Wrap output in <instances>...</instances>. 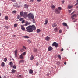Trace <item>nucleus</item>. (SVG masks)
<instances>
[{
	"label": "nucleus",
	"instance_id": "4be33fe9",
	"mask_svg": "<svg viewBox=\"0 0 78 78\" xmlns=\"http://www.w3.org/2000/svg\"><path fill=\"white\" fill-rule=\"evenodd\" d=\"M23 37H24V38H30L29 37H28V36H23Z\"/></svg>",
	"mask_w": 78,
	"mask_h": 78
},
{
	"label": "nucleus",
	"instance_id": "aec40b11",
	"mask_svg": "<svg viewBox=\"0 0 78 78\" xmlns=\"http://www.w3.org/2000/svg\"><path fill=\"white\" fill-rule=\"evenodd\" d=\"M16 70H14V69H12L11 72V73H12V74L14 73H15V72H16Z\"/></svg>",
	"mask_w": 78,
	"mask_h": 78
},
{
	"label": "nucleus",
	"instance_id": "680f3d73",
	"mask_svg": "<svg viewBox=\"0 0 78 78\" xmlns=\"http://www.w3.org/2000/svg\"><path fill=\"white\" fill-rule=\"evenodd\" d=\"M37 2H40L41 1V0H37Z\"/></svg>",
	"mask_w": 78,
	"mask_h": 78
},
{
	"label": "nucleus",
	"instance_id": "5fc2aeb1",
	"mask_svg": "<svg viewBox=\"0 0 78 78\" xmlns=\"http://www.w3.org/2000/svg\"><path fill=\"white\" fill-rule=\"evenodd\" d=\"M36 65H37V66L39 65V63L37 62L36 63Z\"/></svg>",
	"mask_w": 78,
	"mask_h": 78
},
{
	"label": "nucleus",
	"instance_id": "13d9d810",
	"mask_svg": "<svg viewBox=\"0 0 78 78\" xmlns=\"http://www.w3.org/2000/svg\"><path fill=\"white\" fill-rule=\"evenodd\" d=\"M30 24H31V23H28V22H27V24L28 25H30Z\"/></svg>",
	"mask_w": 78,
	"mask_h": 78
},
{
	"label": "nucleus",
	"instance_id": "7ed1b4c3",
	"mask_svg": "<svg viewBox=\"0 0 78 78\" xmlns=\"http://www.w3.org/2000/svg\"><path fill=\"white\" fill-rule=\"evenodd\" d=\"M52 46H54V47H56V48H57L58 46V44H57L56 42H54L52 44Z\"/></svg>",
	"mask_w": 78,
	"mask_h": 78
},
{
	"label": "nucleus",
	"instance_id": "412c9836",
	"mask_svg": "<svg viewBox=\"0 0 78 78\" xmlns=\"http://www.w3.org/2000/svg\"><path fill=\"white\" fill-rule=\"evenodd\" d=\"M9 65L11 66L12 67V66L13 65V63L12 62H10V63H9Z\"/></svg>",
	"mask_w": 78,
	"mask_h": 78
},
{
	"label": "nucleus",
	"instance_id": "ea45409f",
	"mask_svg": "<svg viewBox=\"0 0 78 78\" xmlns=\"http://www.w3.org/2000/svg\"><path fill=\"white\" fill-rule=\"evenodd\" d=\"M33 23H35L36 21H35V20H34V19H33L32 20Z\"/></svg>",
	"mask_w": 78,
	"mask_h": 78
},
{
	"label": "nucleus",
	"instance_id": "a19ab883",
	"mask_svg": "<svg viewBox=\"0 0 78 78\" xmlns=\"http://www.w3.org/2000/svg\"><path fill=\"white\" fill-rule=\"evenodd\" d=\"M25 26H27L28 25V21H27V23L24 25Z\"/></svg>",
	"mask_w": 78,
	"mask_h": 78
},
{
	"label": "nucleus",
	"instance_id": "393cba45",
	"mask_svg": "<svg viewBox=\"0 0 78 78\" xmlns=\"http://www.w3.org/2000/svg\"><path fill=\"white\" fill-rule=\"evenodd\" d=\"M73 6L72 5L70 6V5H69L68 6V8L69 9H70V8H73Z\"/></svg>",
	"mask_w": 78,
	"mask_h": 78
},
{
	"label": "nucleus",
	"instance_id": "bf43d9fd",
	"mask_svg": "<svg viewBox=\"0 0 78 78\" xmlns=\"http://www.w3.org/2000/svg\"><path fill=\"white\" fill-rule=\"evenodd\" d=\"M64 1H62V3L63 4H64Z\"/></svg>",
	"mask_w": 78,
	"mask_h": 78
},
{
	"label": "nucleus",
	"instance_id": "72a5a7b5",
	"mask_svg": "<svg viewBox=\"0 0 78 78\" xmlns=\"http://www.w3.org/2000/svg\"><path fill=\"white\" fill-rule=\"evenodd\" d=\"M7 61V58H5L4 60V61L5 62H6Z\"/></svg>",
	"mask_w": 78,
	"mask_h": 78
},
{
	"label": "nucleus",
	"instance_id": "3c124183",
	"mask_svg": "<svg viewBox=\"0 0 78 78\" xmlns=\"http://www.w3.org/2000/svg\"><path fill=\"white\" fill-rule=\"evenodd\" d=\"M68 12L69 14L70 13H71V10H68Z\"/></svg>",
	"mask_w": 78,
	"mask_h": 78
},
{
	"label": "nucleus",
	"instance_id": "a211bd4d",
	"mask_svg": "<svg viewBox=\"0 0 78 78\" xmlns=\"http://www.w3.org/2000/svg\"><path fill=\"white\" fill-rule=\"evenodd\" d=\"M58 29L57 27L54 29V31L55 32H58Z\"/></svg>",
	"mask_w": 78,
	"mask_h": 78
},
{
	"label": "nucleus",
	"instance_id": "f3484780",
	"mask_svg": "<svg viewBox=\"0 0 78 78\" xmlns=\"http://www.w3.org/2000/svg\"><path fill=\"white\" fill-rule=\"evenodd\" d=\"M17 50H16L15 51V57H17Z\"/></svg>",
	"mask_w": 78,
	"mask_h": 78
},
{
	"label": "nucleus",
	"instance_id": "2f4dec72",
	"mask_svg": "<svg viewBox=\"0 0 78 78\" xmlns=\"http://www.w3.org/2000/svg\"><path fill=\"white\" fill-rule=\"evenodd\" d=\"M21 17L20 16V15H18L17 16V19H20Z\"/></svg>",
	"mask_w": 78,
	"mask_h": 78
},
{
	"label": "nucleus",
	"instance_id": "423d86ee",
	"mask_svg": "<svg viewBox=\"0 0 78 78\" xmlns=\"http://www.w3.org/2000/svg\"><path fill=\"white\" fill-rule=\"evenodd\" d=\"M76 17V14H74L71 16V18L72 19V20H74L75 19L74 17Z\"/></svg>",
	"mask_w": 78,
	"mask_h": 78
},
{
	"label": "nucleus",
	"instance_id": "69168bd1",
	"mask_svg": "<svg viewBox=\"0 0 78 78\" xmlns=\"http://www.w3.org/2000/svg\"><path fill=\"white\" fill-rule=\"evenodd\" d=\"M3 77H4V78H6V76H3Z\"/></svg>",
	"mask_w": 78,
	"mask_h": 78
},
{
	"label": "nucleus",
	"instance_id": "9d476101",
	"mask_svg": "<svg viewBox=\"0 0 78 78\" xmlns=\"http://www.w3.org/2000/svg\"><path fill=\"white\" fill-rule=\"evenodd\" d=\"M24 14V12L23 11L21 12H20V15L21 16H23V15Z\"/></svg>",
	"mask_w": 78,
	"mask_h": 78
},
{
	"label": "nucleus",
	"instance_id": "052dcab7",
	"mask_svg": "<svg viewBox=\"0 0 78 78\" xmlns=\"http://www.w3.org/2000/svg\"><path fill=\"white\" fill-rule=\"evenodd\" d=\"M74 12H75V11H74V12H73L71 14V15H72V14H73V13H74Z\"/></svg>",
	"mask_w": 78,
	"mask_h": 78
},
{
	"label": "nucleus",
	"instance_id": "c85d7f7f",
	"mask_svg": "<svg viewBox=\"0 0 78 78\" xmlns=\"http://www.w3.org/2000/svg\"><path fill=\"white\" fill-rule=\"evenodd\" d=\"M58 9L59 11H61V10H62V8H61V7H58Z\"/></svg>",
	"mask_w": 78,
	"mask_h": 78
},
{
	"label": "nucleus",
	"instance_id": "f03ea898",
	"mask_svg": "<svg viewBox=\"0 0 78 78\" xmlns=\"http://www.w3.org/2000/svg\"><path fill=\"white\" fill-rule=\"evenodd\" d=\"M28 19H33L34 18V16L31 13H30L27 15Z\"/></svg>",
	"mask_w": 78,
	"mask_h": 78
},
{
	"label": "nucleus",
	"instance_id": "9b49d317",
	"mask_svg": "<svg viewBox=\"0 0 78 78\" xmlns=\"http://www.w3.org/2000/svg\"><path fill=\"white\" fill-rule=\"evenodd\" d=\"M29 73L30 74H32L33 73V71L32 69H30L29 70Z\"/></svg>",
	"mask_w": 78,
	"mask_h": 78
},
{
	"label": "nucleus",
	"instance_id": "4c0bfd02",
	"mask_svg": "<svg viewBox=\"0 0 78 78\" xmlns=\"http://www.w3.org/2000/svg\"><path fill=\"white\" fill-rule=\"evenodd\" d=\"M17 24H14V27H17Z\"/></svg>",
	"mask_w": 78,
	"mask_h": 78
},
{
	"label": "nucleus",
	"instance_id": "dca6fc26",
	"mask_svg": "<svg viewBox=\"0 0 78 78\" xmlns=\"http://www.w3.org/2000/svg\"><path fill=\"white\" fill-rule=\"evenodd\" d=\"M24 8L27 9L28 8V6L27 5L25 4L24 5Z\"/></svg>",
	"mask_w": 78,
	"mask_h": 78
},
{
	"label": "nucleus",
	"instance_id": "ddd939ff",
	"mask_svg": "<svg viewBox=\"0 0 78 78\" xmlns=\"http://www.w3.org/2000/svg\"><path fill=\"white\" fill-rule=\"evenodd\" d=\"M34 56L32 55L30 57V60H33V59H34Z\"/></svg>",
	"mask_w": 78,
	"mask_h": 78
},
{
	"label": "nucleus",
	"instance_id": "8fccbe9b",
	"mask_svg": "<svg viewBox=\"0 0 78 78\" xmlns=\"http://www.w3.org/2000/svg\"><path fill=\"white\" fill-rule=\"evenodd\" d=\"M11 1H12L13 2H16V0H11Z\"/></svg>",
	"mask_w": 78,
	"mask_h": 78
},
{
	"label": "nucleus",
	"instance_id": "a18cd8bd",
	"mask_svg": "<svg viewBox=\"0 0 78 78\" xmlns=\"http://www.w3.org/2000/svg\"><path fill=\"white\" fill-rule=\"evenodd\" d=\"M26 55V52H24L23 53V55Z\"/></svg>",
	"mask_w": 78,
	"mask_h": 78
},
{
	"label": "nucleus",
	"instance_id": "6e6d98bb",
	"mask_svg": "<svg viewBox=\"0 0 78 78\" xmlns=\"http://www.w3.org/2000/svg\"><path fill=\"white\" fill-rule=\"evenodd\" d=\"M23 48H24V49H27V48L25 46H23Z\"/></svg>",
	"mask_w": 78,
	"mask_h": 78
},
{
	"label": "nucleus",
	"instance_id": "c03bdc74",
	"mask_svg": "<svg viewBox=\"0 0 78 78\" xmlns=\"http://www.w3.org/2000/svg\"><path fill=\"white\" fill-rule=\"evenodd\" d=\"M58 58H59V59H61V56L60 55L58 56Z\"/></svg>",
	"mask_w": 78,
	"mask_h": 78
},
{
	"label": "nucleus",
	"instance_id": "a878e982",
	"mask_svg": "<svg viewBox=\"0 0 78 78\" xmlns=\"http://www.w3.org/2000/svg\"><path fill=\"white\" fill-rule=\"evenodd\" d=\"M5 20H8V16H5Z\"/></svg>",
	"mask_w": 78,
	"mask_h": 78
},
{
	"label": "nucleus",
	"instance_id": "39448f33",
	"mask_svg": "<svg viewBox=\"0 0 78 78\" xmlns=\"http://www.w3.org/2000/svg\"><path fill=\"white\" fill-rule=\"evenodd\" d=\"M60 11L58 9H55V12L56 13V14H60Z\"/></svg>",
	"mask_w": 78,
	"mask_h": 78
},
{
	"label": "nucleus",
	"instance_id": "f8f14e48",
	"mask_svg": "<svg viewBox=\"0 0 78 78\" xmlns=\"http://www.w3.org/2000/svg\"><path fill=\"white\" fill-rule=\"evenodd\" d=\"M33 51H34V52H35V53L37 52V49L36 48H34L33 49Z\"/></svg>",
	"mask_w": 78,
	"mask_h": 78
},
{
	"label": "nucleus",
	"instance_id": "1a4fd4ad",
	"mask_svg": "<svg viewBox=\"0 0 78 78\" xmlns=\"http://www.w3.org/2000/svg\"><path fill=\"white\" fill-rule=\"evenodd\" d=\"M50 37L48 36H47L45 38V39L46 41H49L50 40Z\"/></svg>",
	"mask_w": 78,
	"mask_h": 78
},
{
	"label": "nucleus",
	"instance_id": "7c9ffc66",
	"mask_svg": "<svg viewBox=\"0 0 78 78\" xmlns=\"http://www.w3.org/2000/svg\"><path fill=\"white\" fill-rule=\"evenodd\" d=\"M27 42H28L29 44H30L31 42V41L30 40H28L27 41Z\"/></svg>",
	"mask_w": 78,
	"mask_h": 78
},
{
	"label": "nucleus",
	"instance_id": "6ab92c4d",
	"mask_svg": "<svg viewBox=\"0 0 78 78\" xmlns=\"http://www.w3.org/2000/svg\"><path fill=\"white\" fill-rule=\"evenodd\" d=\"M57 26V24L56 23L53 24L52 25V27H56Z\"/></svg>",
	"mask_w": 78,
	"mask_h": 78
},
{
	"label": "nucleus",
	"instance_id": "0e129e2a",
	"mask_svg": "<svg viewBox=\"0 0 78 78\" xmlns=\"http://www.w3.org/2000/svg\"><path fill=\"white\" fill-rule=\"evenodd\" d=\"M64 64H65V65H66V62H64Z\"/></svg>",
	"mask_w": 78,
	"mask_h": 78
},
{
	"label": "nucleus",
	"instance_id": "58836bf2",
	"mask_svg": "<svg viewBox=\"0 0 78 78\" xmlns=\"http://www.w3.org/2000/svg\"><path fill=\"white\" fill-rule=\"evenodd\" d=\"M5 28H7L8 29V27L7 26H4Z\"/></svg>",
	"mask_w": 78,
	"mask_h": 78
},
{
	"label": "nucleus",
	"instance_id": "864d4df0",
	"mask_svg": "<svg viewBox=\"0 0 78 78\" xmlns=\"http://www.w3.org/2000/svg\"><path fill=\"white\" fill-rule=\"evenodd\" d=\"M63 50H64V49H63V48H62L61 50V51H63Z\"/></svg>",
	"mask_w": 78,
	"mask_h": 78
},
{
	"label": "nucleus",
	"instance_id": "338daca9",
	"mask_svg": "<svg viewBox=\"0 0 78 78\" xmlns=\"http://www.w3.org/2000/svg\"><path fill=\"white\" fill-rule=\"evenodd\" d=\"M76 8H78V5L76 7Z\"/></svg>",
	"mask_w": 78,
	"mask_h": 78
},
{
	"label": "nucleus",
	"instance_id": "20e7f679",
	"mask_svg": "<svg viewBox=\"0 0 78 78\" xmlns=\"http://www.w3.org/2000/svg\"><path fill=\"white\" fill-rule=\"evenodd\" d=\"M27 15L28 14H27V12H25L23 15V17L24 18H27Z\"/></svg>",
	"mask_w": 78,
	"mask_h": 78
},
{
	"label": "nucleus",
	"instance_id": "09e8293b",
	"mask_svg": "<svg viewBox=\"0 0 78 78\" xmlns=\"http://www.w3.org/2000/svg\"><path fill=\"white\" fill-rule=\"evenodd\" d=\"M24 22H25V21L24 20H23L22 22V23L23 24L24 23Z\"/></svg>",
	"mask_w": 78,
	"mask_h": 78
},
{
	"label": "nucleus",
	"instance_id": "4468645a",
	"mask_svg": "<svg viewBox=\"0 0 78 78\" xmlns=\"http://www.w3.org/2000/svg\"><path fill=\"white\" fill-rule=\"evenodd\" d=\"M24 62V60H21L19 61V64H20V63H23Z\"/></svg>",
	"mask_w": 78,
	"mask_h": 78
},
{
	"label": "nucleus",
	"instance_id": "e433bc0d",
	"mask_svg": "<svg viewBox=\"0 0 78 78\" xmlns=\"http://www.w3.org/2000/svg\"><path fill=\"white\" fill-rule=\"evenodd\" d=\"M12 12V13H13V14H16V11L15 10V11H13Z\"/></svg>",
	"mask_w": 78,
	"mask_h": 78
},
{
	"label": "nucleus",
	"instance_id": "603ef678",
	"mask_svg": "<svg viewBox=\"0 0 78 78\" xmlns=\"http://www.w3.org/2000/svg\"><path fill=\"white\" fill-rule=\"evenodd\" d=\"M77 5H78V2L76 3L74 5L75 6H76Z\"/></svg>",
	"mask_w": 78,
	"mask_h": 78
},
{
	"label": "nucleus",
	"instance_id": "de8ad7c7",
	"mask_svg": "<svg viewBox=\"0 0 78 78\" xmlns=\"http://www.w3.org/2000/svg\"><path fill=\"white\" fill-rule=\"evenodd\" d=\"M34 2V0H30V2L32 3Z\"/></svg>",
	"mask_w": 78,
	"mask_h": 78
},
{
	"label": "nucleus",
	"instance_id": "cd10ccee",
	"mask_svg": "<svg viewBox=\"0 0 78 78\" xmlns=\"http://www.w3.org/2000/svg\"><path fill=\"white\" fill-rule=\"evenodd\" d=\"M4 66H5V63L4 62H2L1 64V66H2V67H4Z\"/></svg>",
	"mask_w": 78,
	"mask_h": 78
},
{
	"label": "nucleus",
	"instance_id": "37998d69",
	"mask_svg": "<svg viewBox=\"0 0 78 78\" xmlns=\"http://www.w3.org/2000/svg\"><path fill=\"white\" fill-rule=\"evenodd\" d=\"M17 5H18L15 4L14 5V7H17Z\"/></svg>",
	"mask_w": 78,
	"mask_h": 78
},
{
	"label": "nucleus",
	"instance_id": "f257e3e1",
	"mask_svg": "<svg viewBox=\"0 0 78 78\" xmlns=\"http://www.w3.org/2000/svg\"><path fill=\"white\" fill-rule=\"evenodd\" d=\"M26 31L28 33H31L36 30V27L34 25H30L26 28Z\"/></svg>",
	"mask_w": 78,
	"mask_h": 78
},
{
	"label": "nucleus",
	"instance_id": "4d7b16f0",
	"mask_svg": "<svg viewBox=\"0 0 78 78\" xmlns=\"http://www.w3.org/2000/svg\"><path fill=\"white\" fill-rule=\"evenodd\" d=\"M18 77H20L21 78V77H22V75H19L18 76Z\"/></svg>",
	"mask_w": 78,
	"mask_h": 78
},
{
	"label": "nucleus",
	"instance_id": "c756f323",
	"mask_svg": "<svg viewBox=\"0 0 78 78\" xmlns=\"http://www.w3.org/2000/svg\"><path fill=\"white\" fill-rule=\"evenodd\" d=\"M13 68L14 69H16V66L15 65H14L13 66Z\"/></svg>",
	"mask_w": 78,
	"mask_h": 78
},
{
	"label": "nucleus",
	"instance_id": "6e6552de",
	"mask_svg": "<svg viewBox=\"0 0 78 78\" xmlns=\"http://www.w3.org/2000/svg\"><path fill=\"white\" fill-rule=\"evenodd\" d=\"M21 29L23 30V31H24L25 30V28L24 27V26H23V25H21Z\"/></svg>",
	"mask_w": 78,
	"mask_h": 78
},
{
	"label": "nucleus",
	"instance_id": "774afa93",
	"mask_svg": "<svg viewBox=\"0 0 78 78\" xmlns=\"http://www.w3.org/2000/svg\"><path fill=\"white\" fill-rule=\"evenodd\" d=\"M47 76H48V74H47Z\"/></svg>",
	"mask_w": 78,
	"mask_h": 78
},
{
	"label": "nucleus",
	"instance_id": "e2e57ef3",
	"mask_svg": "<svg viewBox=\"0 0 78 78\" xmlns=\"http://www.w3.org/2000/svg\"><path fill=\"white\" fill-rule=\"evenodd\" d=\"M15 36H16V35H13V37H15Z\"/></svg>",
	"mask_w": 78,
	"mask_h": 78
},
{
	"label": "nucleus",
	"instance_id": "5701e85b",
	"mask_svg": "<svg viewBox=\"0 0 78 78\" xmlns=\"http://www.w3.org/2000/svg\"><path fill=\"white\" fill-rule=\"evenodd\" d=\"M37 33H40V32H41V30L39 29H37Z\"/></svg>",
	"mask_w": 78,
	"mask_h": 78
},
{
	"label": "nucleus",
	"instance_id": "b1692460",
	"mask_svg": "<svg viewBox=\"0 0 78 78\" xmlns=\"http://www.w3.org/2000/svg\"><path fill=\"white\" fill-rule=\"evenodd\" d=\"M20 58H21V59H23V55L22 54L20 56Z\"/></svg>",
	"mask_w": 78,
	"mask_h": 78
},
{
	"label": "nucleus",
	"instance_id": "49530a36",
	"mask_svg": "<svg viewBox=\"0 0 78 78\" xmlns=\"http://www.w3.org/2000/svg\"><path fill=\"white\" fill-rule=\"evenodd\" d=\"M76 20H77V19H76L73 22H76Z\"/></svg>",
	"mask_w": 78,
	"mask_h": 78
},
{
	"label": "nucleus",
	"instance_id": "f704fd0d",
	"mask_svg": "<svg viewBox=\"0 0 78 78\" xmlns=\"http://www.w3.org/2000/svg\"><path fill=\"white\" fill-rule=\"evenodd\" d=\"M21 51L23 52L24 51V49L23 48H22L20 50Z\"/></svg>",
	"mask_w": 78,
	"mask_h": 78
},
{
	"label": "nucleus",
	"instance_id": "bb28decb",
	"mask_svg": "<svg viewBox=\"0 0 78 78\" xmlns=\"http://www.w3.org/2000/svg\"><path fill=\"white\" fill-rule=\"evenodd\" d=\"M45 23H44V25H47L48 23V20H45Z\"/></svg>",
	"mask_w": 78,
	"mask_h": 78
},
{
	"label": "nucleus",
	"instance_id": "2eb2a0df",
	"mask_svg": "<svg viewBox=\"0 0 78 78\" xmlns=\"http://www.w3.org/2000/svg\"><path fill=\"white\" fill-rule=\"evenodd\" d=\"M63 25L65 27H67V24L66 23H62Z\"/></svg>",
	"mask_w": 78,
	"mask_h": 78
},
{
	"label": "nucleus",
	"instance_id": "473e14b6",
	"mask_svg": "<svg viewBox=\"0 0 78 78\" xmlns=\"http://www.w3.org/2000/svg\"><path fill=\"white\" fill-rule=\"evenodd\" d=\"M51 7L52 8H55V6L54 5H51Z\"/></svg>",
	"mask_w": 78,
	"mask_h": 78
},
{
	"label": "nucleus",
	"instance_id": "79ce46f5",
	"mask_svg": "<svg viewBox=\"0 0 78 78\" xmlns=\"http://www.w3.org/2000/svg\"><path fill=\"white\" fill-rule=\"evenodd\" d=\"M62 30H59V33H62Z\"/></svg>",
	"mask_w": 78,
	"mask_h": 78
},
{
	"label": "nucleus",
	"instance_id": "c9c22d12",
	"mask_svg": "<svg viewBox=\"0 0 78 78\" xmlns=\"http://www.w3.org/2000/svg\"><path fill=\"white\" fill-rule=\"evenodd\" d=\"M24 19L23 18H21L20 19V21H22Z\"/></svg>",
	"mask_w": 78,
	"mask_h": 78
},
{
	"label": "nucleus",
	"instance_id": "0eeeda50",
	"mask_svg": "<svg viewBox=\"0 0 78 78\" xmlns=\"http://www.w3.org/2000/svg\"><path fill=\"white\" fill-rule=\"evenodd\" d=\"M53 49V48L51 47V46H49L48 47V51H51Z\"/></svg>",
	"mask_w": 78,
	"mask_h": 78
}]
</instances>
